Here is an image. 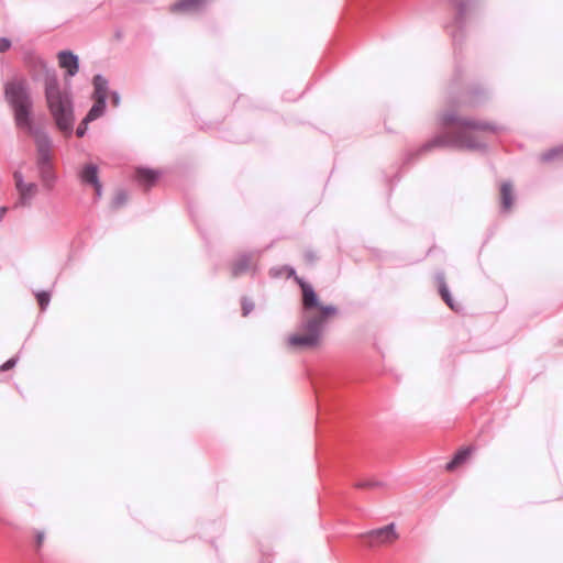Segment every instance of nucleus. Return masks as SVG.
I'll list each match as a JSON object with an SVG mask.
<instances>
[{
  "mask_svg": "<svg viewBox=\"0 0 563 563\" xmlns=\"http://www.w3.org/2000/svg\"><path fill=\"white\" fill-rule=\"evenodd\" d=\"M369 547L393 542L397 539L395 523L371 530L360 536Z\"/></svg>",
  "mask_w": 563,
  "mask_h": 563,
  "instance_id": "obj_7",
  "label": "nucleus"
},
{
  "mask_svg": "<svg viewBox=\"0 0 563 563\" xmlns=\"http://www.w3.org/2000/svg\"><path fill=\"white\" fill-rule=\"evenodd\" d=\"M36 298H37V301H38V305L41 306V308L43 310L46 309V307L49 303V299H51L49 294L46 291H41L36 295Z\"/></svg>",
  "mask_w": 563,
  "mask_h": 563,
  "instance_id": "obj_22",
  "label": "nucleus"
},
{
  "mask_svg": "<svg viewBox=\"0 0 563 563\" xmlns=\"http://www.w3.org/2000/svg\"><path fill=\"white\" fill-rule=\"evenodd\" d=\"M159 173L150 168H137L136 179L140 184L151 187L158 179Z\"/></svg>",
  "mask_w": 563,
  "mask_h": 563,
  "instance_id": "obj_15",
  "label": "nucleus"
},
{
  "mask_svg": "<svg viewBox=\"0 0 563 563\" xmlns=\"http://www.w3.org/2000/svg\"><path fill=\"white\" fill-rule=\"evenodd\" d=\"M254 308V303L247 299V298H243L242 299V312H243V316L246 317Z\"/></svg>",
  "mask_w": 563,
  "mask_h": 563,
  "instance_id": "obj_23",
  "label": "nucleus"
},
{
  "mask_svg": "<svg viewBox=\"0 0 563 563\" xmlns=\"http://www.w3.org/2000/svg\"><path fill=\"white\" fill-rule=\"evenodd\" d=\"M111 102L114 107H119L121 102V97L118 91L111 92Z\"/></svg>",
  "mask_w": 563,
  "mask_h": 563,
  "instance_id": "obj_26",
  "label": "nucleus"
},
{
  "mask_svg": "<svg viewBox=\"0 0 563 563\" xmlns=\"http://www.w3.org/2000/svg\"><path fill=\"white\" fill-rule=\"evenodd\" d=\"M34 142L36 145L37 158L36 167L43 185L51 189L55 181L56 176L52 164V140L45 131H34Z\"/></svg>",
  "mask_w": 563,
  "mask_h": 563,
  "instance_id": "obj_5",
  "label": "nucleus"
},
{
  "mask_svg": "<svg viewBox=\"0 0 563 563\" xmlns=\"http://www.w3.org/2000/svg\"><path fill=\"white\" fill-rule=\"evenodd\" d=\"M208 0H180L173 4L172 11L178 12H198L207 3Z\"/></svg>",
  "mask_w": 563,
  "mask_h": 563,
  "instance_id": "obj_13",
  "label": "nucleus"
},
{
  "mask_svg": "<svg viewBox=\"0 0 563 563\" xmlns=\"http://www.w3.org/2000/svg\"><path fill=\"white\" fill-rule=\"evenodd\" d=\"M306 258H307V261L312 263L316 260V255L312 252H307Z\"/></svg>",
  "mask_w": 563,
  "mask_h": 563,
  "instance_id": "obj_30",
  "label": "nucleus"
},
{
  "mask_svg": "<svg viewBox=\"0 0 563 563\" xmlns=\"http://www.w3.org/2000/svg\"><path fill=\"white\" fill-rule=\"evenodd\" d=\"M357 488H376L382 487L383 483L375 479H362L355 485Z\"/></svg>",
  "mask_w": 563,
  "mask_h": 563,
  "instance_id": "obj_21",
  "label": "nucleus"
},
{
  "mask_svg": "<svg viewBox=\"0 0 563 563\" xmlns=\"http://www.w3.org/2000/svg\"><path fill=\"white\" fill-rule=\"evenodd\" d=\"M93 84V99L104 100L107 101L108 98V89H109V81L106 77L98 74L92 79Z\"/></svg>",
  "mask_w": 563,
  "mask_h": 563,
  "instance_id": "obj_14",
  "label": "nucleus"
},
{
  "mask_svg": "<svg viewBox=\"0 0 563 563\" xmlns=\"http://www.w3.org/2000/svg\"><path fill=\"white\" fill-rule=\"evenodd\" d=\"M252 266V254H240L232 263L231 274L233 277H238L251 271Z\"/></svg>",
  "mask_w": 563,
  "mask_h": 563,
  "instance_id": "obj_11",
  "label": "nucleus"
},
{
  "mask_svg": "<svg viewBox=\"0 0 563 563\" xmlns=\"http://www.w3.org/2000/svg\"><path fill=\"white\" fill-rule=\"evenodd\" d=\"M443 128L453 126V132H444L434 136L420 148L428 152L434 147L452 146L467 150H483L485 143L479 139L481 132H496L497 128L488 122L460 118L455 112H448L440 117Z\"/></svg>",
  "mask_w": 563,
  "mask_h": 563,
  "instance_id": "obj_1",
  "label": "nucleus"
},
{
  "mask_svg": "<svg viewBox=\"0 0 563 563\" xmlns=\"http://www.w3.org/2000/svg\"><path fill=\"white\" fill-rule=\"evenodd\" d=\"M128 199H129V197H128L126 191H124V190L118 191L112 200L113 208L122 207L123 205L126 203Z\"/></svg>",
  "mask_w": 563,
  "mask_h": 563,
  "instance_id": "obj_20",
  "label": "nucleus"
},
{
  "mask_svg": "<svg viewBox=\"0 0 563 563\" xmlns=\"http://www.w3.org/2000/svg\"><path fill=\"white\" fill-rule=\"evenodd\" d=\"M79 179L84 185H90L95 189L96 198L102 196V184L99 179V169L95 164H87L79 170Z\"/></svg>",
  "mask_w": 563,
  "mask_h": 563,
  "instance_id": "obj_9",
  "label": "nucleus"
},
{
  "mask_svg": "<svg viewBox=\"0 0 563 563\" xmlns=\"http://www.w3.org/2000/svg\"><path fill=\"white\" fill-rule=\"evenodd\" d=\"M473 3L474 0H453L456 15L454 21L451 24H448L445 29L452 36L454 43L459 41V33L462 32L465 26L466 15Z\"/></svg>",
  "mask_w": 563,
  "mask_h": 563,
  "instance_id": "obj_6",
  "label": "nucleus"
},
{
  "mask_svg": "<svg viewBox=\"0 0 563 563\" xmlns=\"http://www.w3.org/2000/svg\"><path fill=\"white\" fill-rule=\"evenodd\" d=\"M563 155V145L553 147L547 152H544L540 158L542 162H552Z\"/></svg>",
  "mask_w": 563,
  "mask_h": 563,
  "instance_id": "obj_19",
  "label": "nucleus"
},
{
  "mask_svg": "<svg viewBox=\"0 0 563 563\" xmlns=\"http://www.w3.org/2000/svg\"><path fill=\"white\" fill-rule=\"evenodd\" d=\"M11 47V42L7 37H0V53L7 52Z\"/></svg>",
  "mask_w": 563,
  "mask_h": 563,
  "instance_id": "obj_24",
  "label": "nucleus"
},
{
  "mask_svg": "<svg viewBox=\"0 0 563 563\" xmlns=\"http://www.w3.org/2000/svg\"><path fill=\"white\" fill-rule=\"evenodd\" d=\"M4 98L11 107L15 126L34 135V131H43L32 124L33 100L29 84L23 78H16L4 85Z\"/></svg>",
  "mask_w": 563,
  "mask_h": 563,
  "instance_id": "obj_4",
  "label": "nucleus"
},
{
  "mask_svg": "<svg viewBox=\"0 0 563 563\" xmlns=\"http://www.w3.org/2000/svg\"><path fill=\"white\" fill-rule=\"evenodd\" d=\"M15 180V188L19 194L16 206L29 207L37 194V185L34 183H25L21 172L16 170L13 174Z\"/></svg>",
  "mask_w": 563,
  "mask_h": 563,
  "instance_id": "obj_8",
  "label": "nucleus"
},
{
  "mask_svg": "<svg viewBox=\"0 0 563 563\" xmlns=\"http://www.w3.org/2000/svg\"><path fill=\"white\" fill-rule=\"evenodd\" d=\"M16 362H18L16 357H12V358L8 360L4 364L1 365L0 371H2V372L9 371L16 364Z\"/></svg>",
  "mask_w": 563,
  "mask_h": 563,
  "instance_id": "obj_25",
  "label": "nucleus"
},
{
  "mask_svg": "<svg viewBox=\"0 0 563 563\" xmlns=\"http://www.w3.org/2000/svg\"><path fill=\"white\" fill-rule=\"evenodd\" d=\"M283 269L287 272V277H294L295 280H296V277H298L294 267L284 266Z\"/></svg>",
  "mask_w": 563,
  "mask_h": 563,
  "instance_id": "obj_28",
  "label": "nucleus"
},
{
  "mask_svg": "<svg viewBox=\"0 0 563 563\" xmlns=\"http://www.w3.org/2000/svg\"><path fill=\"white\" fill-rule=\"evenodd\" d=\"M500 195H501V209H503V211H508L511 208L512 201H514L511 183L505 181L501 184Z\"/></svg>",
  "mask_w": 563,
  "mask_h": 563,
  "instance_id": "obj_17",
  "label": "nucleus"
},
{
  "mask_svg": "<svg viewBox=\"0 0 563 563\" xmlns=\"http://www.w3.org/2000/svg\"><path fill=\"white\" fill-rule=\"evenodd\" d=\"M471 452H472V449L471 448H464V449H461L455 455L454 457L452 459V461H450L448 464H446V470L448 471H452L454 470L457 465L462 464L463 462H465L468 456L471 455Z\"/></svg>",
  "mask_w": 563,
  "mask_h": 563,
  "instance_id": "obj_18",
  "label": "nucleus"
},
{
  "mask_svg": "<svg viewBox=\"0 0 563 563\" xmlns=\"http://www.w3.org/2000/svg\"><path fill=\"white\" fill-rule=\"evenodd\" d=\"M45 99L56 126L66 134L74 129V107L70 93L62 89L54 69H46Z\"/></svg>",
  "mask_w": 563,
  "mask_h": 563,
  "instance_id": "obj_3",
  "label": "nucleus"
},
{
  "mask_svg": "<svg viewBox=\"0 0 563 563\" xmlns=\"http://www.w3.org/2000/svg\"><path fill=\"white\" fill-rule=\"evenodd\" d=\"M87 125L88 124H85L84 121L80 123V125L77 128L76 130V134L78 137H82L86 133V130H87Z\"/></svg>",
  "mask_w": 563,
  "mask_h": 563,
  "instance_id": "obj_27",
  "label": "nucleus"
},
{
  "mask_svg": "<svg viewBox=\"0 0 563 563\" xmlns=\"http://www.w3.org/2000/svg\"><path fill=\"white\" fill-rule=\"evenodd\" d=\"M296 283L302 291V309L305 312L301 329L305 334H294L288 338L290 346L313 347L317 346L322 331L324 329L325 319L335 316L338 310L334 306H322L313 287L301 277H296Z\"/></svg>",
  "mask_w": 563,
  "mask_h": 563,
  "instance_id": "obj_2",
  "label": "nucleus"
},
{
  "mask_svg": "<svg viewBox=\"0 0 563 563\" xmlns=\"http://www.w3.org/2000/svg\"><path fill=\"white\" fill-rule=\"evenodd\" d=\"M437 282H438V285H439V292L442 297V299L445 301V303L454 311H459L461 309V306L459 303H455L451 294H450V290L448 288V285L445 283V278H444V274L442 272L438 273L437 276Z\"/></svg>",
  "mask_w": 563,
  "mask_h": 563,
  "instance_id": "obj_12",
  "label": "nucleus"
},
{
  "mask_svg": "<svg viewBox=\"0 0 563 563\" xmlns=\"http://www.w3.org/2000/svg\"><path fill=\"white\" fill-rule=\"evenodd\" d=\"M93 100H95V103L92 104V107L90 108V110L88 111V113L86 114V117L84 119L85 124H88V123L97 120L98 118L103 115V113L106 111L107 101H104L102 99L101 100L93 99Z\"/></svg>",
  "mask_w": 563,
  "mask_h": 563,
  "instance_id": "obj_16",
  "label": "nucleus"
},
{
  "mask_svg": "<svg viewBox=\"0 0 563 563\" xmlns=\"http://www.w3.org/2000/svg\"><path fill=\"white\" fill-rule=\"evenodd\" d=\"M5 212H7V208L1 207V208H0V220L3 218V216L5 214Z\"/></svg>",
  "mask_w": 563,
  "mask_h": 563,
  "instance_id": "obj_31",
  "label": "nucleus"
},
{
  "mask_svg": "<svg viewBox=\"0 0 563 563\" xmlns=\"http://www.w3.org/2000/svg\"><path fill=\"white\" fill-rule=\"evenodd\" d=\"M45 539V533L43 531H38L35 536V541L37 548H40Z\"/></svg>",
  "mask_w": 563,
  "mask_h": 563,
  "instance_id": "obj_29",
  "label": "nucleus"
},
{
  "mask_svg": "<svg viewBox=\"0 0 563 563\" xmlns=\"http://www.w3.org/2000/svg\"><path fill=\"white\" fill-rule=\"evenodd\" d=\"M59 66L66 69L69 77H74L79 70V58L70 51H60L58 53Z\"/></svg>",
  "mask_w": 563,
  "mask_h": 563,
  "instance_id": "obj_10",
  "label": "nucleus"
}]
</instances>
